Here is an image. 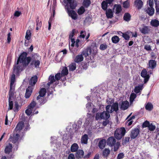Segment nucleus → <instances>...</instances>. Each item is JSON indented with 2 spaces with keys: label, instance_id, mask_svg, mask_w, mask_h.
I'll list each match as a JSON object with an SVG mask.
<instances>
[{
  "label": "nucleus",
  "instance_id": "nucleus-37",
  "mask_svg": "<svg viewBox=\"0 0 159 159\" xmlns=\"http://www.w3.org/2000/svg\"><path fill=\"white\" fill-rule=\"evenodd\" d=\"M84 155V152L81 150H79L76 153V156L78 158H82L83 157Z\"/></svg>",
  "mask_w": 159,
  "mask_h": 159
},
{
  "label": "nucleus",
  "instance_id": "nucleus-2",
  "mask_svg": "<svg viewBox=\"0 0 159 159\" xmlns=\"http://www.w3.org/2000/svg\"><path fill=\"white\" fill-rule=\"evenodd\" d=\"M64 2L65 6V8L67 10L69 15L74 20L77 18L78 15L75 11L70 10V9H74L77 6L76 2L74 0H64Z\"/></svg>",
  "mask_w": 159,
  "mask_h": 159
},
{
  "label": "nucleus",
  "instance_id": "nucleus-45",
  "mask_svg": "<svg viewBox=\"0 0 159 159\" xmlns=\"http://www.w3.org/2000/svg\"><path fill=\"white\" fill-rule=\"evenodd\" d=\"M136 97V95L134 93H131L130 97V102H133Z\"/></svg>",
  "mask_w": 159,
  "mask_h": 159
},
{
  "label": "nucleus",
  "instance_id": "nucleus-27",
  "mask_svg": "<svg viewBox=\"0 0 159 159\" xmlns=\"http://www.w3.org/2000/svg\"><path fill=\"white\" fill-rule=\"evenodd\" d=\"M24 125V123L22 122H19L17 124L16 128V129L17 132L19 131L22 129Z\"/></svg>",
  "mask_w": 159,
  "mask_h": 159
},
{
  "label": "nucleus",
  "instance_id": "nucleus-52",
  "mask_svg": "<svg viewBox=\"0 0 159 159\" xmlns=\"http://www.w3.org/2000/svg\"><path fill=\"white\" fill-rule=\"evenodd\" d=\"M52 16H51L49 19L48 20V30H50L51 29V24H52Z\"/></svg>",
  "mask_w": 159,
  "mask_h": 159
},
{
  "label": "nucleus",
  "instance_id": "nucleus-33",
  "mask_svg": "<svg viewBox=\"0 0 159 159\" xmlns=\"http://www.w3.org/2000/svg\"><path fill=\"white\" fill-rule=\"evenodd\" d=\"M131 15L128 13H125L124 16L123 18L124 20L127 21H129L130 20Z\"/></svg>",
  "mask_w": 159,
  "mask_h": 159
},
{
  "label": "nucleus",
  "instance_id": "nucleus-63",
  "mask_svg": "<svg viewBox=\"0 0 159 159\" xmlns=\"http://www.w3.org/2000/svg\"><path fill=\"white\" fill-rule=\"evenodd\" d=\"M102 125L104 126H106L107 124H109V121L108 120H106L103 121L102 122Z\"/></svg>",
  "mask_w": 159,
  "mask_h": 159
},
{
  "label": "nucleus",
  "instance_id": "nucleus-42",
  "mask_svg": "<svg viewBox=\"0 0 159 159\" xmlns=\"http://www.w3.org/2000/svg\"><path fill=\"white\" fill-rule=\"evenodd\" d=\"M107 3L105 1L102 2L101 5L102 9L104 10H107Z\"/></svg>",
  "mask_w": 159,
  "mask_h": 159
},
{
  "label": "nucleus",
  "instance_id": "nucleus-18",
  "mask_svg": "<svg viewBox=\"0 0 159 159\" xmlns=\"http://www.w3.org/2000/svg\"><path fill=\"white\" fill-rule=\"evenodd\" d=\"M134 4L138 9H140L143 6V2L141 0H136L134 2Z\"/></svg>",
  "mask_w": 159,
  "mask_h": 159
},
{
  "label": "nucleus",
  "instance_id": "nucleus-60",
  "mask_svg": "<svg viewBox=\"0 0 159 159\" xmlns=\"http://www.w3.org/2000/svg\"><path fill=\"white\" fill-rule=\"evenodd\" d=\"M85 32L82 31L80 32V37L82 38H84L85 36Z\"/></svg>",
  "mask_w": 159,
  "mask_h": 159
},
{
  "label": "nucleus",
  "instance_id": "nucleus-24",
  "mask_svg": "<svg viewBox=\"0 0 159 159\" xmlns=\"http://www.w3.org/2000/svg\"><path fill=\"white\" fill-rule=\"evenodd\" d=\"M83 60V57L82 54H79L77 55L74 59V61L76 63L82 61Z\"/></svg>",
  "mask_w": 159,
  "mask_h": 159
},
{
  "label": "nucleus",
  "instance_id": "nucleus-40",
  "mask_svg": "<svg viewBox=\"0 0 159 159\" xmlns=\"http://www.w3.org/2000/svg\"><path fill=\"white\" fill-rule=\"evenodd\" d=\"M112 42L114 43H118L120 40V39L117 36H114L111 38Z\"/></svg>",
  "mask_w": 159,
  "mask_h": 159
},
{
  "label": "nucleus",
  "instance_id": "nucleus-15",
  "mask_svg": "<svg viewBox=\"0 0 159 159\" xmlns=\"http://www.w3.org/2000/svg\"><path fill=\"white\" fill-rule=\"evenodd\" d=\"M11 139V141H12L13 143L17 144L19 143V141L21 139V138L20 139L19 134H16Z\"/></svg>",
  "mask_w": 159,
  "mask_h": 159
},
{
  "label": "nucleus",
  "instance_id": "nucleus-62",
  "mask_svg": "<svg viewBox=\"0 0 159 159\" xmlns=\"http://www.w3.org/2000/svg\"><path fill=\"white\" fill-rule=\"evenodd\" d=\"M144 49L147 51H150L151 50V47L148 45H146L144 46Z\"/></svg>",
  "mask_w": 159,
  "mask_h": 159
},
{
  "label": "nucleus",
  "instance_id": "nucleus-16",
  "mask_svg": "<svg viewBox=\"0 0 159 159\" xmlns=\"http://www.w3.org/2000/svg\"><path fill=\"white\" fill-rule=\"evenodd\" d=\"M129 106V102L127 101H123L121 105L120 108L123 110L127 109Z\"/></svg>",
  "mask_w": 159,
  "mask_h": 159
},
{
  "label": "nucleus",
  "instance_id": "nucleus-14",
  "mask_svg": "<svg viewBox=\"0 0 159 159\" xmlns=\"http://www.w3.org/2000/svg\"><path fill=\"white\" fill-rule=\"evenodd\" d=\"M12 146L11 143H9L8 144H7L4 150L5 153L9 154L12 151Z\"/></svg>",
  "mask_w": 159,
  "mask_h": 159
},
{
  "label": "nucleus",
  "instance_id": "nucleus-3",
  "mask_svg": "<svg viewBox=\"0 0 159 159\" xmlns=\"http://www.w3.org/2000/svg\"><path fill=\"white\" fill-rule=\"evenodd\" d=\"M107 143L110 147L114 146L113 151L114 152H116L118 150L120 145V142H116L115 138L113 136L108 138L107 140Z\"/></svg>",
  "mask_w": 159,
  "mask_h": 159
},
{
  "label": "nucleus",
  "instance_id": "nucleus-7",
  "mask_svg": "<svg viewBox=\"0 0 159 159\" xmlns=\"http://www.w3.org/2000/svg\"><path fill=\"white\" fill-rule=\"evenodd\" d=\"M12 87H11V86H10V90L9 92V108H8V110L12 109L13 107V97L14 95L13 90L12 89Z\"/></svg>",
  "mask_w": 159,
  "mask_h": 159
},
{
  "label": "nucleus",
  "instance_id": "nucleus-64",
  "mask_svg": "<svg viewBox=\"0 0 159 159\" xmlns=\"http://www.w3.org/2000/svg\"><path fill=\"white\" fill-rule=\"evenodd\" d=\"M156 8L157 13V14H159V5L157 6Z\"/></svg>",
  "mask_w": 159,
  "mask_h": 159
},
{
  "label": "nucleus",
  "instance_id": "nucleus-8",
  "mask_svg": "<svg viewBox=\"0 0 159 159\" xmlns=\"http://www.w3.org/2000/svg\"><path fill=\"white\" fill-rule=\"evenodd\" d=\"M139 130L138 128H135L131 131L130 136L131 139H135L139 135Z\"/></svg>",
  "mask_w": 159,
  "mask_h": 159
},
{
  "label": "nucleus",
  "instance_id": "nucleus-21",
  "mask_svg": "<svg viewBox=\"0 0 159 159\" xmlns=\"http://www.w3.org/2000/svg\"><path fill=\"white\" fill-rule=\"evenodd\" d=\"M37 81V77L34 76L31 77L29 81V84L31 86L34 85Z\"/></svg>",
  "mask_w": 159,
  "mask_h": 159
},
{
  "label": "nucleus",
  "instance_id": "nucleus-46",
  "mask_svg": "<svg viewBox=\"0 0 159 159\" xmlns=\"http://www.w3.org/2000/svg\"><path fill=\"white\" fill-rule=\"evenodd\" d=\"M33 110L30 109V108L28 107L27 109L25 110V112L27 115L30 116L32 114H33Z\"/></svg>",
  "mask_w": 159,
  "mask_h": 159
},
{
  "label": "nucleus",
  "instance_id": "nucleus-23",
  "mask_svg": "<svg viewBox=\"0 0 159 159\" xmlns=\"http://www.w3.org/2000/svg\"><path fill=\"white\" fill-rule=\"evenodd\" d=\"M106 142V139H102L98 143V147L101 149H103L105 147Z\"/></svg>",
  "mask_w": 159,
  "mask_h": 159
},
{
  "label": "nucleus",
  "instance_id": "nucleus-58",
  "mask_svg": "<svg viewBox=\"0 0 159 159\" xmlns=\"http://www.w3.org/2000/svg\"><path fill=\"white\" fill-rule=\"evenodd\" d=\"M21 14L20 11H16L14 13V16L16 17H19Z\"/></svg>",
  "mask_w": 159,
  "mask_h": 159
},
{
  "label": "nucleus",
  "instance_id": "nucleus-9",
  "mask_svg": "<svg viewBox=\"0 0 159 159\" xmlns=\"http://www.w3.org/2000/svg\"><path fill=\"white\" fill-rule=\"evenodd\" d=\"M141 75L144 78L145 83H146L148 81L149 76L148 75V73L146 69H143L142 70L141 73Z\"/></svg>",
  "mask_w": 159,
  "mask_h": 159
},
{
  "label": "nucleus",
  "instance_id": "nucleus-4",
  "mask_svg": "<svg viewBox=\"0 0 159 159\" xmlns=\"http://www.w3.org/2000/svg\"><path fill=\"white\" fill-rule=\"evenodd\" d=\"M125 128L124 127L117 129L115 132V137L117 139H121L125 135Z\"/></svg>",
  "mask_w": 159,
  "mask_h": 159
},
{
  "label": "nucleus",
  "instance_id": "nucleus-19",
  "mask_svg": "<svg viewBox=\"0 0 159 159\" xmlns=\"http://www.w3.org/2000/svg\"><path fill=\"white\" fill-rule=\"evenodd\" d=\"M106 14L108 18H112L113 17V12L110 9H108L106 10Z\"/></svg>",
  "mask_w": 159,
  "mask_h": 159
},
{
  "label": "nucleus",
  "instance_id": "nucleus-54",
  "mask_svg": "<svg viewBox=\"0 0 159 159\" xmlns=\"http://www.w3.org/2000/svg\"><path fill=\"white\" fill-rule=\"evenodd\" d=\"M61 77V75L60 73H58L57 74L55 75V79L57 80H59L60 79Z\"/></svg>",
  "mask_w": 159,
  "mask_h": 159
},
{
  "label": "nucleus",
  "instance_id": "nucleus-1",
  "mask_svg": "<svg viewBox=\"0 0 159 159\" xmlns=\"http://www.w3.org/2000/svg\"><path fill=\"white\" fill-rule=\"evenodd\" d=\"M27 53L23 52L18 59L17 63L13 66V72L16 75L23 70V66H26L29 63L31 66L35 68L39 67L41 61V57L37 53L31 54V57H28Z\"/></svg>",
  "mask_w": 159,
  "mask_h": 159
},
{
  "label": "nucleus",
  "instance_id": "nucleus-13",
  "mask_svg": "<svg viewBox=\"0 0 159 159\" xmlns=\"http://www.w3.org/2000/svg\"><path fill=\"white\" fill-rule=\"evenodd\" d=\"M145 11L149 16H152L154 14L155 10L153 7H148L145 9Z\"/></svg>",
  "mask_w": 159,
  "mask_h": 159
},
{
  "label": "nucleus",
  "instance_id": "nucleus-41",
  "mask_svg": "<svg viewBox=\"0 0 159 159\" xmlns=\"http://www.w3.org/2000/svg\"><path fill=\"white\" fill-rule=\"evenodd\" d=\"M110 152V150L109 149L106 148L103 152V155L105 157H107L108 156V155L109 154Z\"/></svg>",
  "mask_w": 159,
  "mask_h": 159
},
{
  "label": "nucleus",
  "instance_id": "nucleus-5",
  "mask_svg": "<svg viewBox=\"0 0 159 159\" xmlns=\"http://www.w3.org/2000/svg\"><path fill=\"white\" fill-rule=\"evenodd\" d=\"M109 113L107 111H104L101 113H97L96 115L95 119L96 120L102 119L107 120L110 117Z\"/></svg>",
  "mask_w": 159,
  "mask_h": 159
},
{
  "label": "nucleus",
  "instance_id": "nucleus-26",
  "mask_svg": "<svg viewBox=\"0 0 159 159\" xmlns=\"http://www.w3.org/2000/svg\"><path fill=\"white\" fill-rule=\"evenodd\" d=\"M149 67L152 69H154L156 66V62L155 60H150L149 61Z\"/></svg>",
  "mask_w": 159,
  "mask_h": 159
},
{
  "label": "nucleus",
  "instance_id": "nucleus-35",
  "mask_svg": "<svg viewBox=\"0 0 159 159\" xmlns=\"http://www.w3.org/2000/svg\"><path fill=\"white\" fill-rule=\"evenodd\" d=\"M145 107L146 110L151 111L153 109V106L151 103L148 102L146 105Z\"/></svg>",
  "mask_w": 159,
  "mask_h": 159
},
{
  "label": "nucleus",
  "instance_id": "nucleus-22",
  "mask_svg": "<svg viewBox=\"0 0 159 159\" xmlns=\"http://www.w3.org/2000/svg\"><path fill=\"white\" fill-rule=\"evenodd\" d=\"M91 53V49L90 48H88L85 49L82 52V55H84L85 57H88Z\"/></svg>",
  "mask_w": 159,
  "mask_h": 159
},
{
  "label": "nucleus",
  "instance_id": "nucleus-49",
  "mask_svg": "<svg viewBox=\"0 0 159 159\" xmlns=\"http://www.w3.org/2000/svg\"><path fill=\"white\" fill-rule=\"evenodd\" d=\"M107 47V45L105 43L101 44L100 46V49L102 50H104L106 49Z\"/></svg>",
  "mask_w": 159,
  "mask_h": 159
},
{
  "label": "nucleus",
  "instance_id": "nucleus-10",
  "mask_svg": "<svg viewBox=\"0 0 159 159\" xmlns=\"http://www.w3.org/2000/svg\"><path fill=\"white\" fill-rule=\"evenodd\" d=\"M48 80L49 82L48 83L47 86L46 87H45L46 88L47 90H48L49 89L50 85L52 84L53 82L55 81L54 79V77L53 75H50L49 77Z\"/></svg>",
  "mask_w": 159,
  "mask_h": 159
},
{
  "label": "nucleus",
  "instance_id": "nucleus-11",
  "mask_svg": "<svg viewBox=\"0 0 159 159\" xmlns=\"http://www.w3.org/2000/svg\"><path fill=\"white\" fill-rule=\"evenodd\" d=\"M33 88L31 86H29L26 89L25 94V97L26 98H29L31 94Z\"/></svg>",
  "mask_w": 159,
  "mask_h": 159
},
{
  "label": "nucleus",
  "instance_id": "nucleus-48",
  "mask_svg": "<svg viewBox=\"0 0 159 159\" xmlns=\"http://www.w3.org/2000/svg\"><path fill=\"white\" fill-rule=\"evenodd\" d=\"M39 100L40 104L43 105L46 102V100L45 98H44L43 97H41L38 100Z\"/></svg>",
  "mask_w": 159,
  "mask_h": 159
},
{
  "label": "nucleus",
  "instance_id": "nucleus-43",
  "mask_svg": "<svg viewBox=\"0 0 159 159\" xmlns=\"http://www.w3.org/2000/svg\"><path fill=\"white\" fill-rule=\"evenodd\" d=\"M31 35V33L30 30H28L27 31L26 35L25 36V38L28 40H29L30 39Z\"/></svg>",
  "mask_w": 159,
  "mask_h": 159
},
{
  "label": "nucleus",
  "instance_id": "nucleus-56",
  "mask_svg": "<svg viewBox=\"0 0 159 159\" xmlns=\"http://www.w3.org/2000/svg\"><path fill=\"white\" fill-rule=\"evenodd\" d=\"M124 155L123 153H121L118 154L117 159H121L124 157Z\"/></svg>",
  "mask_w": 159,
  "mask_h": 159
},
{
  "label": "nucleus",
  "instance_id": "nucleus-61",
  "mask_svg": "<svg viewBox=\"0 0 159 159\" xmlns=\"http://www.w3.org/2000/svg\"><path fill=\"white\" fill-rule=\"evenodd\" d=\"M68 159H75L74 155L72 153L70 154L68 157Z\"/></svg>",
  "mask_w": 159,
  "mask_h": 159
},
{
  "label": "nucleus",
  "instance_id": "nucleus-50",
  "mask_svg": "<svg viewBox=\"0 0 159 159\" xmlns=\"http://www.w3.org/2000/svg\"><path fill=\"white\" fill-rule=\"evenodd\" d=\"M129 137H125L123 140L122 144L123 145L126 144L128 142L130 139Z\"/></svg>",
  "mask_w": 159,
  "mask_h": 159
},
{
  "label": "nucleus",
  "instance_id": "nucleus-34",
  "mask_svg": "<svg viewBox=\"0 0 159 159\" xmlns=\"http://www.w3.org/2000/svg\"><path fill=\"white\" fill-rule=\"evenodd\" d=\"M69 67L70 71H74L76 68V64L74 62L72 63L69 66Z\"/></svg>",
  "mask_w": 159,
  "mask_h": 159
},
{
  "label": "nucleus",
  "instance_id": "nucleus-30",
  "mask_svg": "<svg viewBox=\"0 0 159 159\" xmlns=\"http://www.w3.org/2000/svg\"><path fill=\"white\" fill-rule=\"evenodd\" d=\"M88 140V136L86 134L83 135L81 138V142L82 143L87 144Z\"/></svg>",
  "mask_w": 159,
  "mask_h": 159
},
{
  "label": "nucleus",
  "instance_id": "nucleus-29",
  "mask_svg": "<svg viewBox=\"0 0 159 159\" xmlns=\"http://www.w3.org/2000/svg\"><path fill=\"white\" fill-rule=\"evenodd\" d=\"M79 147L77 143H74L73 144L71 147V151L72 152H75L77 151Z\"/></svg>",
  "mask_w": 159,
  "mask_h": 159
},
{
  "label": "nucleus",
  "instance_id": "nucleus-6",
  "mask_svg": "<svg viewBox=\"0 0 159 159\" xmlns=\"http://www.w3.org/2000/svg\"><path fill=\"white\" fill-rule=\"evenodd\" d=\"M106 110L110 113H112L114 111L117 112L119 110L118 103H114L111 106L110 105H107L106 107Z\"/></svg>",
  "mask_w": 159,
  "mask_h": 159
},
{
  "label": "nucleus",
  "instance_id": "nucleus-44",
  "mask_svg": "<svg viewBox=\"0 0 159 159\" xmlns=\"http://www.w3.org/2000/svg\"><path fill=\"white\" fill-rule=\"evenodd\" d=\"M156 126L153 125L152 123H150L148 128V129L150 131H153L156 129Z\"/></svg>",
  "mask_w": 159,
  "mask_h": 159
},
{
  "label": "nucleus",
  "instance_id": "nucleus-38",
  "mask_svg": "<svg viewBox=\"0 0 159 159\" xmlns=\"http://www.w3.org/2000/svg\"><path fill=\"white\" fill-rule=\"evenodd\" d=\"M15 74H12L11 77V82L10 86H11V88L14 84L15 80Z\"/></svg>",
  "mask_w": 159,
  "mask_h": 159
},
{
  "label": "nucleus",
  "instance_id": "nucleus-55",
  "mask_svg": "<svg viewBox=\"0 0 159 159\" xmlns=\"http://www.w3.org/2000/svg\"><path fill=\"white\" fill-rule=\"evenodd\" d=\"M76 32V30L75 29H73L72 31L70 33L69 38H73L74 35V34Z\"/></svg>",
  "mask_w": 159,
  "mask_h": 159
},
{
  "label": "nucleus",
  "instance_id": "nucleus-28",
  "mask_svg": "<svg viewBox=\"0 0 159 159\" xmlns=\"http://www.w3.org/2000/svg\"><path fill=\"white\" fill-rule=\"evenodd\" d=\"M150 24L152 26L154 27H157L159 25V21L156 19L152 20L150 22Z\"/></svg>",
  "mask_w": 159,
  "mask_h": 159
},
{
  "label": "nucleus",
  "instance_id": "nucleus-17",
  "mask_svg": "<svg viewBox=\"0 0 159 159\" xmlns=\"http://www.w3.org/2000/svg\"><path fill=\"white\" fill-rule=\"evenodd\" d=\"M143 88V84L139 85L138 86H136L134 89V92L136 93H139V95H140L141 91Z\"/></svg>",
  "mask_w": 159,
  "mask_h": 159
},
{
  "label": "nucleus",
  "instance_id": "nucleus-25",
  "mask_svg": "<svg viewBox=\"0 0 159 159\" xmlns=\"http://www.w3.org/2000/svg\"><path fill=\"white\" fill-rule=\"evenodd\" d=\"M140 31L142 33L146 34L148 33L150 30L148 26H144L143 28L140 29Z\"/></svg>",
  "mask_w": 159,
  "mask_h": 159
},
{
  "label": "nucleus",
  "instance_id": "nucleus-31",
  "mask_svg": "<svg viewBox=\"0 0 159 159\" xmlns=\"http://www.w3.org/2000/svg\"><path fill=\"white\" fill-rule=\"evenodd\" d=\"M36 30H38L42 26V22L41 21H39V17H37L36 20Z\"/></svg>",
  "mask_w": 159,
  "mask_h": 159
},
{
  "label": "nucleus",
  "instance_id": "nucleus-39",
  "mask_svg": "<svg viewBox=\"0 0 159 159\" xmlns=\"http://www.w3.org/2000/svg\"><path fill=\"white\" fill-rule=\"evenodd\" d=\"M85 11L84 7L83 6H81L80 8L78 9L77 13L79 15H81L84 13Z\"/></svg>",
  "mask_w": 159,
  "mask_h": 159
},
{
  "label": "nucleus",
  "instance_id": "nucleus-53",
  "mask_svg": "<svg viewBox=\"0 0 159 159\" xmlns=\"http://www.w3.org/2000/svg\"><path fill=\"white\" fill-rule=\"evenodd\" d=\"M129 6V2L126 1L123 2V7L125 8H127Z\"/></svg>",
  "mask_w": 159,
  "mask_h": 159
},
{
  "label": "nucleus",
  "instance_id": "nucleus-32",
  "mask_svg": "<svg viewBox=\"0 0 159 159\" xmlns=\"http://www.w3.org/2000/svg\"><path fill=\"white\" fill-rule=\"evenodd\" d=\"M91 4L90 0H84L83 2V6L85 8H88Z\"/></svg>",
  "mask_w": 159,
  "mask_h": 159
},
{
  "label": "nucleus",
  "instance_id": "nucleus-20",
  "mask_svg": "<svg viewBox=\"0 0 159 159\" xmlns=\"http://www.w3.org/2000/svg\"><path fill=\"white\" fill-rule=\"evenodd\" d=\"M114 9L115 11L116 14H119L122 10L121 7L120 5L115 4L114 6Z\"/></svg>",
  "mask_w": 159,
  "mask_h": 159
},
{
  "label": "nucleus",
  "instance_id": "nucleus-36",
  "mask_svg": "<svg viewBox=\"0 0 159 159\" xmlns=\"http://www.w3.org/2000/svg\"><path fill=\"white\" fill-rule=\"evenodd\" d=\"M68 73V70L66 67H64L62 70L61 72V76H64L67 75Z\"/></svg>",
  "mask_w": 159,
  "mask_h": 159
},
{
  "label": "nucleus",
  "instance_id": "nucleus-59",
  "mask_svg": "<svg viewBox=\"0 0 159 159\" xmlns=\"http://www.w3.org/2000/svg\"><path fill=\"white\" fill-rule=\"evenodd\" d=\"M15 109H14V111L15 112H17L18 111V109L19 108L18 104L17 102H15Z\"/></svg>",
  "mask_w": 159,
  "mask_h": 159
},
{
  "label": "nucleus",
  "instance_id": "nucleus-12",
  "mask_svg": "<svg viewBox=\"0 0 159 159\" xmlns=\"http://www.w3.org/2000/svg\"><path fill=\"white\" fill-rule=\"evenodd\" d=\"M39 95L37 97L36 99L37 100H39L40 98H43L45 95L46 93V89L45 88L41 89L39 92Z\"/></svg>",
  "mask_w": 159,
  "mask_h": 159
},
{
  "label": "nucleus",
  "instance_id": "nucleus-47",
  "mask_svg": "<svg viewBox=\"0 0 159 159\" xmlns=\"http://www.w3.org/2000/svg\"><path fill=\"white\" fill-rule=\"evenodd\" d=\"M36 102H35L33 101L28 106V107L30 108V109L33 110V109L35 107V106L36 105Z\"/></svg>",
  "mask_w": 159,
  "mask_h": 159
},
{
  "label": "nucleus",
  "instance_id": "nucleus-57",
  "mask_svg": "<svg viewBox=\"0 0 159 159\" xmlns=\"http://www.w3.org/2000/svg\"><path fill=\"white\" fill-rule=\"evenodd\" d=\"M122 37L126 40H128L129 39V36L127 34L124 33Z\"/></svg>",
  "mask_w": 159,
  "mask_h": 159
},
{
  "label": "nucleus",
  "instance_id": "nucleus-51",
  "mask_svg": "<svg viewBox=\"0 0 159 159\" xmlns=\"http://www.w3.org/2000/svg\"><path fill=\"white\" fill-rule=\"evenodd\" d=\"M150 124V123L148 121L146 120L143 123L142 127L143 128L148 127Z\"/></svg>",
  "mask_w": 159,
  "mask_h": 159
}]
</instances>
